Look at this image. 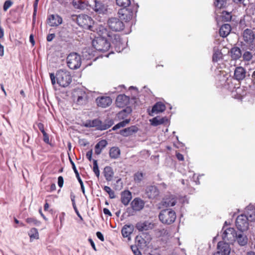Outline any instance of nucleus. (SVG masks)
I'll use <instances>...</instances> for the list:
<instances>
[{
    "mask_svg": "<svg viewBox=\"0 0 255 255\" xmlns=\"http://www.w3.org/2000/svg\"><path fill=\"white\" fill-rule=\"evenodd\" d=\"M55 37V35L54 33L49 34L46 37V39L48 41H51Z\"/></svg>",
    "mask_w": 255,
    "mask_h": 255,
    "instance_id": "13d9d810",
    "label": "nucleus"
},
{
    "mask_svg": "<svg viewBox=\"0 0 255 255\" xmlns=\"http://www.w3.org/2000/svg\"><path fill=\"white\" fill-rule=\"evenodd\" d=\"M77 24L81 27L91 31H94V23L93 19L86 14H80L75 16Z\"/></svg>",
    "mask_w": 255,
    "mask_h": 255,
    "instance_id": "f257e3e1",
    "label": "nucleus"
},
{
    "mask_svg": "<svg viewBox=\"0 0 255 255\" xmlns=\"http://www.w3.org/2000/svg\"><path fill=\"white\" fill-rule=\"evenodd\" d=\"M218 251L213 255H229L231 248L228 243L224 242H219L217 245Z\"/></svg>",
    "mask_w": 255,
    "mask_h": 255,
    "instance_id": "1a4fd4ad",
    "label": "nucleus"
},
{
    "mask_svg": "<svg viewBox=\"0 0 255 255\" xmlns=\"http://www.w3.org/2000/svg\"><path fill=\"white\" fill-rule=\"evenodd\" d=\"M87 100V95L85 93H82L81 95H79L77 98V103L79 105L84 104Z\"/></svg>",
    "mask_w": 255,
    "mask_h": 255,
    "instance_id": "79ce46f5",
    "label": "nucleus"
},
{
    "mask_svg": "<svg viewBox=\"0 0 255 255\" xmlns=\"http://www.w3.org/2000/svg\"><path fill=\"white\" fill-rule=\"evenodd\" d=\"M92 150L88 151L86 153V157L90 161L92 160Z\"/></svg>",
    "mask_w": 255,
    "mask_h": 255,
    "instance_id": "69168bd1",
    "label": "nucleus"
},
{
    "mask_svg": "<svg viewBox=\"0 0 255 255\" xmlns=\"http://www.w3.org/2000/svg\"><path fill=\"white\" fill-rule=\"evenodd\" d=\"M223 230H224L222 235V239L224 241H228L229 243H232L235 241L237 234L234 228H228L225 229V227H223Z\"/></svg>",
    "mask_w": 255,
    "mask_h": 255,
    "instance_id": "6e6552de",
    "label": "nucleus"
},
{
    "mask_svg": "<svg viewBox=\"0 0 255 255\" xmlns=\"http://www.w3.org/2000/svg\"><path fill=\"white\" fill-rule=\"evenodd\" d=\"M63 183L64 180L63 177L61 176H59L58 178V185L60 188L62 187Z\"/></svg>",
    "mask_w": 255,
    "mask_h": 255,
    "instance_id": "5fc2aeb1",
    "label": "nucleus"
},
{
    "mask_svg": "<svg viewBox=\"0 0 255 255\" xmlns=\"http://www.w3.org/2000/svg\"><path fill=\"white\" fill-rule=\"evenodd\" d=\"M73 4L76 8L83 9L86 7V4L80 0H76L73 1Z\"/></svg>",
    "mask_w": 255,
    "mask_h": 255,
    "instance_id": "e433bc0d",
    "label": "nucleus"
},
{
    "mask_svg": "<svg viewBox=\"0 0 255 255\" xmlns=\"http://www.w3.org/2000/svg\"><path fill=\"white\" fill-rule=\"evenodd\" d=\"M62 17L58 14H51L47 19V23L50 26H58L62 23Z\"/></svg>",
    "mask_w": 255,
    "mask_h": 255,
    "instance_id": "9b49d317",
    "label": "nucleus"
},
{
    "mask_svg": "<svg viewBox=\"0 0 255 255\" xmlns=\"http://www.w3.org/2000/svg\"><path fill=\"white\" fill-rule=\"evenodd\" d=\"M93 8L99 13H104L107 10V6L99 0H94Z\"/></svg>",
    "mask_w": 255,
    "mask_h": 255,
    "instance_id": "6ab92c4d",
    "label": "nucleus"
},
{
    "mask_svg": "<svg viewBox=\"0 0 255 255\" xmlns=\"http://www.w3.org/2000/svg\"><path fill=\"white\" fill-rule=\"evenodd\" d=\"M107 144V141L106 140H101L98 142L95 145V153L97 155L100 154Z\"/></svg>",
    "mask_w": 255,
    "mask_h": 255,
    "instance_id": "c756f323",
    "label": "nucleus"
},
{
    "mask_svg": "<svg viewBox=\"0 0 255 255\" xmlns=\"http://www.w3.org/2000/svg\"><path fill=\"white\" fill-rule=\"evenodd\" d=\"M137 131V128L134 126H131L128 128H126L120 131V134L124 136H128L131 135L134 132Z\"/></svg>",
    "mask_w": 255,
    "mask_h": 255,
    "instance_id": "cd10ccee",
    "label": "nucleus"
},
{
    "mask_svg": "<svg viewBox=\"0 0 255 255\" xmlns=\"http://www.w3.org/2000/svg\"><path fill=\"white\" fill-rule=\"evenodd\" d=\"M246 74V70L244 67L238 66L235 69L234 78L238 81H241L245 79Z\"/></svg>",
    "mask_w": 255,
    "mask_h": 255,
    "instance_id": "4468645a",
    "label": "nucleus"
},
{
    "mask_svg": "<svg viewBox=\"0 0 255 255\" xmlns=\"http://www.w3.org/2000/svg\"><path fill=\"white\" fill-rule=\"evenodd\" d=\"M104 173L106 179L107 181H110L112 180L113 177L114 173L113 171V169L111 167L106 166L104 168Z\"/></svg>",
    "mask_w": 255,
    "mask_h": 255,
    "instance_id": "2f4dec72",
    "label": "nucleus"
},
{
    "mask_svg": "<svg viewBox=\"0 0 255 255\" xmlns=\"http://www.w3.org/2000/svg\"><path fill=\"white\" fill-rule=\"evenodd\" d=\"M96 235L98 238L101 241H104V236L100 232H97L96 233Z\"/></svg>",
    "mask_w": 255,
    "mask_h": 255,
    "instance_id": "052dcab7",
    "label": "nucleus"
},
{
    "mask_svg": "<svg viewBox=\"0 0 255 255\" xmlns=\"http://www.w3.org/2000/svg\"><path fill=\"white\" fill-rule=\"evenodd\" d=\"M108 25L114 31H120L124 29L125 25L122 21L117 17H110L107 21Z\"/></svg>",
    "mask_w": 255,
    "mask_h": 255,
    "instance_id": "423d86ee",
    "label": "nucleus"
},
{
    "mask_svg": "<svg viewBox=\"0 0 255 255\" xmlns=\"http://www.w3.org/2000/svg\"><path fill=\"white\" fill-rule=\"evenodd\" d=\"M129 102V98L124 94L119 95L116 99V105L118 107L122 108L127 106Z\"/></svg>",
    "mask_w": 255,
    "mask_h": 255,
    "instance_id": "aec40b11",
    "label": "nucleus"
},
{
    "mask_svg": "<svg viewBox=\"0 0 255 255\" xmlns=\"http://www.w3.org/2000/svg\"><path fill=\"white\" fill-rule=\"evenodd\" d=\"M43 134V141L46 143H48L49 142V136H48V135L46 133V132H44Z\"/></svg>",
    "mask_w": 255,
    "mask_h": 255,
    "instance_id": "4d7b16f0",
    "label": "nucleus"
},
{
    "mask_svg": "<svg viewBox=\"0 0 255 255\" xmlns=\"http://www.w3.org/2000/svg\"><path fill=\"white\" fill-rule=\"evenodd\" d=\"M110 39L105 37H96L92 41V45L97 50L100 51H107L111 46L109 42Z\"/></svg>",
    "mask_w": 255,
    "mask_h": 255,
    "instance_id": "f03ea898",
    "label": "nucleus"
},
{
    "mask_svg": "<svg viewBox=\"0 0 255 255\" xmlns=\"http://www.w3.org/2000/svg\"><path fill=\"white\" fill-rule=\"evenodd\" d=\"M117 4L124 8L128 6L131 2L130 0H116Z\"/></svg>",
    "mask_w": 255,
    "mask_h": 255,
    "instance_id": "ea45409f",
    "label": "nucleus"
},
{
    "mask_svg": "<svg viewBox=\"0 0 255 255\" xmlns=\"http://www.w3.org/2000/svg\"><path fill=\"white\" fill-rule=\"evenodd\" d=\"M26 222L29 224L38 226L40 222L34 218H28L26 219Z\"/></svg>",
    "mask_w": 255,
    "mask_h": 255,
    "instance_id": "a18cd8bd",
    "label": "nucleus"
},
{
    "mask_svg": "<svg viewBox=\"0 0 255 255\" xmlns=\"http://www.w3.org/2000/svg\"><path fill=\"white\" fill-rule=\"evenodd\" d=\"M57 83L61 86L65 87L69 85L71 82V76L69 72L60 70L56 75Z\"/></svg>",
    "mask_w": 255,
    "mask_h": 255,
    "instance_id": "20e7f679",
    "label": "nucleus"
},
{
    "mask_svg": "<svg viewBox=\"0 0 255 255\" xmlns=\"http://www.w3.org/2000/svg\"><path fill=\"white\" fill-rule=\"evenodd\" d=\"M73 208H74V209L76 214L78 216V217L81 219V220L82 221L83 220V218L82 217V216L80 214V213H79V211H78V209L77 208V207H76V205H73Z\"/></svg>",
    "mask_w": 255,
    "mask_h": 255,
    "instance_id": "680f3d73",
    "label": "nucleus"
},
{
    "mask_svg": "<svg viewBox=\"0 0 255 255\" xmlns=\"http://www.w3.org/2000/svg\"><path fill=\"white\" fill-rule=\"evenodd\" d=\"M104 190H105V191H106V192H107L109 194V195L111 198L114 197V192L113 191H112V190L111 189V188L110 187L105 186L104 188Z\"/></svg>",
    "mask_w": 255,
    "mask_h": 255,
    "instance_id": "8fccbe9b",
    "label": "nucleus"
},
{
    "mask_svg": "<svg viewBox=\"0 0 255 255\" xmlns=\"http://www.w3.org/2000/svg\"><path fill=\"white\" fill-rule=\"evenodd\" d=\"M244 214L250 222H255V207L253 205H250L247 207Z\"/></svg>",
    "mask_w": 255,
    "mask_h": 255,
    "instance_id": "a211bd4d",
    "label": "nucleus"
},
{
    "mask_svg": "<svg viewBox=\"0 0 255 255\" xmlns=\"http://www.w3.org/2000/svg\"><path fill=\"white\" fill-rule=\"evenodd\" d=\"M84 126L87 128H96L97 129L105 130L107 127H102V122L98 119L87 121L84 124Z\"/></svg>",
    "mask_w": 255,
    "mask_h": 255,
    "instance_id": "f8f14e48",
    "label": "nucleus"
},
{
    "mask_svg": "<svg viewBox=\"0 0 255 255\" xmlns=\"http://www.w3.org/2000/svg\"><path fill=\"white\" fill-rule=\"evenodd\" d=\"M165 106L161 102L156 103L152 107L151 112L158 114L165 111Z\"/></svg>",
    "mask_w": 255,
    "mask_h": 255,
    "instance_id": "c85d7f7f",
    "label": "nucleus"
},
{
    "mask_svg": "<svg viewBox=\"0 0 255 255\" xmlns=\"http://www.w3.org/2000/svg\"><path fill=\"white\" fill-rule=\"evenodd\" d=\"M230 53L231 57L234 60L239 59L242 56L241 50L238 47H233L230 50Z\"/></svg>",
    "mask_w": 255,
    "mask_h": 255,
    "instance_id": "7c9ffc66",
    "label": "nucleus"
},
{
    "mask_svg": "<svg viewBox=\"0 0 255 255\" xmlns=\"http://www.w3.org/2000/svg\"><path fill=\"white\" fill-rule=\"evenodd\" d=\"M28 235L30 237V240L38 239L39 238V234L36 228H32L29 233Z\"/></svg>",
    "mask_w": 255,
    "mask_h": 255,
    "instance_id": "58836bf2",
    "label": "nucleus"
},
{
    "mask_svg": "<svg viewBox=\"0 0 255 255\" xmlns=\"http://www.w3.org/2000/svg\"><path fill=\"white\" fill-rule=\"evenodd\" d=\"M159 220L163 224L170 225L174 222L176 215L175 212L169 209L161 211L159 214Z\"/></svg>",
    "mask_w": 255,
    "mask_h": 255,
    "instance_id": "7ed1b4c3",
    "label": "nucleus"
},
{
    "mask_svg": "<svg viewBox=\"0 0 255 255\" xmlns=\"http://www.w3.org/2000/svg\"><path fill=\"white\" fill-rule=\"evenodd\" d=\"M253 55L249 51H246L243 55V58L245 61H250L252 59Z\"/></svg>",
    "mask_w": 255,
    "mask_h": 255,
    "instance_id": "de8ad7c7",
    "label": "nucleus"
},
{
    "mask_svg": "<svg viewBox=\"0 0 255 255\" xmlns=\"http://www.w3.org/2000/svg\"><path fill=\"white\" fill-rule=\"evenodd\" d=\"M176 197L173 195H168L165 196L162 201V205L165 207L174 206L176 204Z\"/></svg>",
    "mask_w": 255,
    "mask_h": 255,
    "instance_id": "dca6fc26",
    "label": "nucleus"
},
{
    "mask_svg": "<svg viewBox=\"0 0 255 255\" xmlns=\"http://www.w3.org/2000/svg\"><path fill=\"white\" fill-rule=\"evenodd\" d=\"M103 212L105 215H108L110 216H112V214L110 210L107 208H104L103 209Z\"/></svg>",
    "mask_w": 255,
    "mask_h": 255,
    "instance_id": "774afa93",
    "label": "nucleus"
},
{
    "mask_svg": "<svg viewBox=\"0 0 255 255\" xmlns=\"http://www.w3.org/2000/svg\"><path fill=\"white\" fill-rule=\"evenodd\" d=\"M145 194L149 199H155L159 195V191L155 186H149L145 189Z\"/></svg>",
    "mask_w": 255,
    "mask_h": 255,
    "instance_id": "2eb2a0df",
    "label": "nucleus"
},
{
    "mask_svg": "<svg viewBox=\"0 0 255 255\" xmlns=\"http://www.w3.org/2000/svg\"><path fill=\"white\" fill-rule=\"evenodd\" d=\"M134 228L132 225H125L122 229V234L123 237L130 239V235L133 231Z\"/></svg>",
    "mask_w": 255,
    "mask_h": 255,
    "instance_id": "5701e85b",
    "label": "nucleus"
},
{
    "mask_svg": "<svg viewBox=\"0 0 255 255\" xmlns=\"http://www.w3.org/2000/svg\"><path fill=\"white\" fill-rule=\"evenodd\" d=\"M236 239L240 245L245 246L248 243V238L246 236H243L242 234L237 235Z\"/></svg>",
    "mask_w": 255,
    "mask_h": 255,
    "instance_id": "c9c22d12",
    "label": "nucleus"
},
{
    "mask_svg": "<svg viewBox=\"0 0 255 255\" xmlns=\"http://www.w3.org/2000/svg\"><path fill=\"white\" fill-rule=\"evenodd\" d=\"M93 171L96 176L99 178L100 176V170L99 169L98 162L96 160H93Z\"/></svg>",
    "mask_w": 255,
    "mask_h": 255,
    "instance_id": "c03bdc74",
    "label": "nucleus"
},
{
    "mask_svg": "<svg viewBox=\"0 0 255 255\" xmlns=\"http://www.w3.org/2000/svg\"><path fill=\"white\" fill-rule=\"evenodd\" d=\"M176 157L177 158V159L180 160V161H182L184 160V156L183 155L181 154V153H177L176 154Z\"/></svg>",
    "mask_w": 255,
    "mask_h": 255,
    "instance_id": "338daca9",
    "label": "nucleus"
},
{
    "mask_svg": "<svg viewBox=\"0 0 255 255\" xmlns=\"http://www.w3.org/2000/svg\"><path fill=\"white\" fill-rule=\"evenodd\" d=\"M144 201L140 198H135L130 203L133 211L137 212L141 211L144 207Z\"/></svg>",
    "mask_w": 255,
    "mask_h": 255,
    "instance_id": "9d476101",
    "label": "nucleus"
},
{
    "mask_svg": "<svg viewBox=\"0 0 255 255\" xmlns=\"http://www.w3.org/2000/svg\"><path fill=\"white\" fill-rule=\"evenodd\" d=\"M129 121L130 119H126L125 120L119 123L113 128V130H115L124 127L129 123Z\"/></svg>",
    "mask_w": 255,
    "mask_h": 255,
    "instance_id": "a19ab883",
    "label": "nucleus"
},
{
    "mask_svg": "<svg viewBox=\"0 0 255 255\" xmlns=\"http://www.w3.org/2000/svg\"><path fill=\"white\" fill-rule=\"evenodd\" d=\"M97 30L99 35L98 37H105L106 38L110 39L111 35L108 29L104 26L102 25L99 26L98 28L97 29Z\"/></svg>",
    "mask_w": 255,
    "mask_h": 255,
    "instance_id": "a878e982",
    "label": "nucleus"
},
{
    "mask_svg": "<svg viewBox=\"0 0 255 255\" xmlns=\"http://www.w3.org/2000/svg\"><path fill=\"white\" fill-rule=\"evenodd\" d=\"M12 4V2L10 0H6L5 1L3 5V10L6 11Z\"/></svg>",
    "mask_w": 255,
    "mask_h": 255,
    "instance_id": "864d4df0",
    "label": "nucleus"
},
{
    "mask_svg": "<svg viewBox=\"0 0 255 255\" xmlns=\"http://www.w3.org/2000/svg\"><path fill=\"white\" fill-rule=\"evenodd\" d=\"M154 227V224L151 222L145 221L144 222L138 223L136 224V229L139 231H144L151 230Z\"/></svg>",
    "mask_w": 255,
    "mask_h": 255,
    "instance_id": "4be33fe9",
    "label": "nucleus"
},
{
    "mask_svg": "<svg viewBox=\"0 0 255 255\" xmlns=\"http://www.w3.org/2000/svg\"><path fill=\"white\" fill-rule=\"evenodd\" d=\"M167 121V119L166 118H158V117H155L150 120L151 125L153 126H157L158 125H161Z\"/></svg>",
    "mask_w": 255,
    "mask_h": 255,
    "instance_id": "473e14b6",
    "label": "nucleus"
},
{
    "mask_svg": "<svg viewBox=\"0 0 255 255\" xmlns=\"http://www.w3.org/2000/svg\"><path fill=\"white\" fill-rule=\"evenodd\" d=\"M255 38V34L252 30L246 29L243 32V38L244 41L248 44L252 43Z\"/></svg>",
    "mask_w": 255,
    "mask_h": 255,
    "instance_id": "412c9836",
    "label": "nucleus"
},
{
    "mask_svg": "<svg viewBox=\"0 0 255 255\" xmlns=\"http://www.w3.org/2000/svg\"><path fill=\"white\" fill-rule=\"evenodd\" d=\"M214 4L216 7L222 8L226 6V0H215Z\"/></svg>",
    "mask_w": 255,
    "mask_h": 255,
    "instance_id": "37998d69",
    "label": "nucleus"
},
{
    "mask_svg": "<svg viewBox=\"0 0 255 255\" xmlns=\"http://www.w3.org/2000/svg\"><path fill=\"white\" fill-rule=\"evenodd\" d=\"M118 14L121 19L126 21L130 20L133 16V11L128 8H122L119 10Z\"/></svg>",
    "mask_w": 255,
    "mask_h": 255,
    "instance_id": "ddd939ff",
    "label": "nucleus"
},
{
    "mask_svg": "<svg viewBox=\"0 0 255 255\" xmlns=\"http://www.w3.org/2000/svg\"><path fill=\"white\" fill-rule=\"evenodd\" d=\"M231 27L229 24H223L220 28L219 33L223 37H226L230 32Z\"/></svg>",
    "mask_w": 255,
    "mask_h": 255,
    "instance_id": "bb28decb",
    "label": "nucleus"
},
{
    "mask_svg": "<svg viewBox=\"0 0 255 255\" xmlns=\"http://www.w3.org/2000/svg\"><path fill=\"white\" fill-rule=\"evenodd\" d=\"M50 77L51 79V83L52 85H54L56 83L55 81V76L53 73H50Z\"/></svg>",
    "mask_w": 255,
    "mask_h": 255,
    "instance_id": "0e129e2a",
    "label": "nucleus"
},
{
    "mask_svg": "<svg viewBox=\"0 0 255 255\" xmlns=\"http://www.w3.org/2000/svg\"><path fill=\"white\" fill-rule=\"evenodd\" d=\"M97 105L102 108H106L111 105L112 100L110 97L102 96L98 97L96 100Z\"/></svg>",
    "mask_w": 255,
    "mask_h": 255,
    "instance_id": "f3484780",
    "label": "nucleus"
},
{
    "mask_svg": "<svg viewBox=\"0 0 255 255\" xmlns=\"http://www.w3.org/2000/svg\"><path fill=\"white\" fill-rule=\"evenodd\" d=\"M114 124V122L111 120L106 121V123H102V127H107L106 129L110 128Z\"/></svg>",
    "mask_w": 255,
    "mask_h": 255,
    "instance_id": "3c124183",
    "label": "nucleus"
},
{
    "mask_svg": "<svg viewBox=\"0 0 255 255\" xmlns=\"http://www.w3.org/2000/svg\"><path fill=\"white\" fill-rule=\"evenodd\" d=\"M249 221L246 215L241 214L238 216L236 221V225L239 230L244 232L248 230L249 227Z\"/></svg>",
    "mask_w": 255,
    "mask_h": 255,
    "instance_id": "0eeeda50",
    "label": "nucleus"
},
{
    "mask_svg": "<svg viewBox=\"0 0 255 255\" xmlns=\"http://www.w3.org/2000/svg\"><path fill=\"white\" fill-rule=\"evenodd\" d=\"M131 198V193L129 191H124L121 194V202L125 206L128 204Z\"/></svg>",
    "mask_w": 255,
    "mask_h": 255,
    "instance_id": "b1692460",
    "label": "nucleus"
},
{
    "mask_svg": "<svg viewBox=\"0 0 255 255\" xmlns=\"http://www.w3.org/2000/svg\"><path fill=\"white\" fill-rule=\"evenodd\" d=\"M37 126L39 129L41 131L42 133L46 132L44 129L43 124H42V123H39Z\"/></svg>",
    "mask_w": 255,
    "mask_h": 255,
    "instance_id": "e2e57ef3",
    "label": "nucleus"
},
{
    "mask_svg": "<svg viewBox=\"0 0 255 255\" xmlns=\"http://www.w3.org/2000/svg\"><path fill=\"white\" fill-rule=\"evenodd\" d=\"M222 58V53L219 50H214V52L213 55V61L214 62H217L220 61Z\"/></svg>",
    "mask_w": 255,
    "mask_h": 255,
    "instance_id": "4c0bfd02",
    "label": "nucleus"
},
{
    "mask_svg": "<svg viewBox=\"0 0 255 255\" xmlns=\"http://www.w3.org/2000/svg\"><path fill=\"white\" fill-rule=\"evenodd\" d=\"M78 181H79V182L80 184V186H81V188L83 194L86 197V196L85 195V188H84V184H83V182L82 179H79V180Z\"/></svg>",
    "mask_w": 255,
    "mask_h": 255,
    "instance_id": "bf43d9fd",
    "label": "nucleus"
},
{
    "mask_svg": "<svg viewBox=\"0 0 255 255\" xmlns=\"http://www.w3.org/2000/svg\"><path fill=\"white\" fill-rule=\"evenodd\" d=\"M148 242L146 241L142 236L138 235L135 239V246L140 249H144L147 246Z\"/></svg>",
    "mask_w": 255,
    "mask_h": 255,
    "instance_id": "393cba45",
    "label": "nucleus"
},
{
    "mask_svg": "<svg viewBox=\"0 0 255 255\" xmlns=\"http://www.w3.org/2000/svg\"><path fill=\"white\" fill-rule=\"evenodd\" d=\"M138 247L135 246H131V249L134 255H142L140 251H139Z\"/></svg>",
    "mask_w": 255,
    "mask_h": 255,
    "instance_id": "603ef678",
    "label": "nucleus"
},
{
    "mask_svg": "<svg viewBox=\"0 0 255 255\" xmlns=\"http://www.w3.org/2000/svg\"><path fill=\"white\" fill-rule=\"evenodd\" d=\"M233 1L238 4H243L244 5L247 4V0H233Z\"/></svg>",
    "mask_w": 255,
    "mask_h": 255,
    "instance_id": "6e6d98bb",
    "label": "nucleus"
},
{
    "mask_svg": "<svg viewBox=\"0 0 255 255\" xmlns=\"http://www.w3.org/2000/svg\"><path fill=\"white\" fill-rule=\"evenodd\" d=\"M109 154L112 158L116 159L120 156V150L118 147H113L110 150Z\"/></svg>",
    "mask_w": 255,
    "mask_h": 255,
    "instance_id": "72a5a7b5",
    "label": "nucleus"
},
{
    "mask_svg": "<svg viewBox=\"0 0 255 255\" xmlns=\"http://www.w3.org/2000/svg\"><path fill=\"white\" fill-rule=\"evenodd\" d=\"M70 163H71V164L72 165V168H73V170H74V172H75V173L76 174V177H77L78 180L79 181V179H81V178L80 177V175H79V174L78 173V170L76 169V166H75L74 162L70 158Z\"/></svg>",
    "mask_w": 255,
    "mask_h": 255,
    "instance_id": "09e8293b",
    "label": "nucleus"
},
{
    "mask_svg": "<svg viewBox=\"0 0 255 255\" xmlns=\"http://www.w3.org/2000/svg\"><path fill=\"white\" fill-rule=\"evenodd\" d=\"M143 174L141 172H137L134 175V180L136 182H140L143 179Z\"/></svg>",
    "mask_w": 255,
    "mask_h": 255,
    "instance_id": "49530a36",
    "label": "nucleus"
},
{
    "mask_svg": "<svg viewBox=\"0 0 255 255\" xmlns=\"http://www.w3.org/2000/svg\"><path fill=\"white\" fill-rule=\"evenodd\" d=\"M67 66L71 69H77L81 65V58L77 53H70L67 57Z\"/></svg>",
    "mask_w": 255,
    "mask_h": 255,
    "instance_id": "39448f33",
    "label": "nucleus"
},
{
    "mask_svg": "<svg viewBox=\"0 0 255 255\" xmlns=\"http://www.w3.org/2000/svg\"><path fill=\"white\" fill-rule=\"evenodd\" d=\"M131 112V110L130 108H127L125 110L120 112L118 114V118L120 120L124 119L126 118L128 115Z\"/></svg>",
    "mask_w": 255,
    "mask_h": 255,
    "instance_id": "f704fd0d",
    "label": "nucleus"
}]
</instances>
